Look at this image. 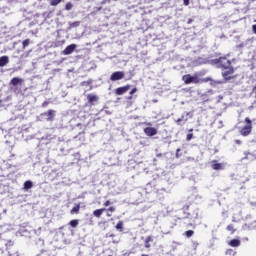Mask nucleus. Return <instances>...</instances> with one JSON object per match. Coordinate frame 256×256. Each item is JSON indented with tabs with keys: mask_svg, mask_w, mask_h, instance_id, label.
Instances as JSON below:
<instances>
[{
	"mask_svg": "<svg viewBox=\"0 0 256 256\" xmlns=\"http://www.w3.org/2000/svg\"><path fill=\"white\" fill-rule=\"evenodd\" d=\"M252 31H253V33H255V35H256V24H254V25L252 26Z\"/></svg>",
	"mask_w": 256,
	"mask_h": 256,
	"instance_id": "obj_48",
	"label": "nucleus"
},
{
	"mask_svg": "<svg viewBox=\"0 0 256 256\" xmlns=\"http://www.w3.org/2000/svg\"><path fill=\"white\" fill-rule=\"evenodd\" d=\"M212 169H214V171H223V169H225V167L223 166L222 163H218L217 160H213L212 161Z\"/></svg>",
	"mask_w": 256,
	"mask_h": 256,
	"instance_id": "obj_14",
	"label": "nucleus"
},
{
	"mask_svg": "<svg viewBox=\"0 0 256 256\" xmlns=\"http://www.w3.org/2000/svg\"><path fill=\"white\" fill-rule=\"evenodd\" d=\"M182 209L184 211V215H186L185 219H197V213L195 214V216H193V214L187 212L189 211V205L184 206Z\"/></svg>",
	"mask_w": 256,
	"mask_h": 256,
	"instance_id": "obj_12",
	"label": "nucleus"
},
{
	"mask_svg": "<svg viewBox=\"0 0 256 256\" xmlns=\"http://www.w3.org/2000/svg\"><path fill=\"white\" fill-rule=\"evenodd\" d=\"M9 63V56L0 57V67H5Z\"/></svg>",
	"mask_w": 256,
	"mask_h": 256,
	"instance_id": "obj_19",
	"label": "nucleus"
},
{
	"mask_svg": "<svg viewBox=\"0 0 256 256\" xmlns=\"http://www.w3.org/2000/svg\"><path fill=\"white\" fill-rule=\"evenodd\" d=\"M71 9H73V3L67 2L66 5H65V10L66 11H71Z\"/></svg>",
	"mask_w": 256,
	"mask_h": 256,
	"instance_id": "obj_33",
	"label": "nucleus"
},
{
	"mask_svg": "<svg viewBox=\"0 0 256 256\" xmlns=\"http://www.w3.org/2000/svg\"><path fill=\"white\" fill-rule=\"evenodd\" d=\"M92 81L89 80V81H86V82H82V85H91Z\"/></svg>",
	"mask_w": 256,
	"mask_h": 256,
	"instance_id": "obj_41",
	"label": "nucleus"
},
{
	"mask_svg": "<svg viewBox=\"0 0 256 256\" xmlns=\"http://www.w3.org/2000/svg\"><path fill=\"white\" fill-rule=\"evenodd\" d=\"M106 3H111V0H103L100 5H106Z\"/></svg>",
	"mask_w": 256,
	"mask_h": 256,
	"instance_id": "obj_39",
	"label": "nucleus"
},
{
	"mask_svg": "<svg viewBox=\"0 0 256 256\" xmlns=\"http://www.w3.org/2000/svg\"><path fill=\"white\" fill-rule=\"evenodd\" d=\"M47 105H49V102H48V101H44V102L42 103V107H43V108L47 107Z\"/></svg>",
	"mask_w": 256,
	"mask_h": 256,
	"instance_id": "obj_43",
	"label": "nucleus"
},
{
	"mask_svg": "<svg viewBox=\"0 0 256 256\" xmlns=\"http://www.w3.org/2000/svg\"><path fill=\"white\" fill-rule=\"evenodd\" d=\"M184 118H185V116H182L181 118H179V119L176 121V123H178V125H179V123H181V121H183Z\"/></svg>",
	"mask_w": 256,
	"mask_h": 256,
	"instance_id": "obj_46",
	"label": "nucleus"
},
{
	"mask_svg": "<svg viewBox=\"0 0 256 256\" xmlns=\"http://www.w3.org/2000/svg\"><path fill=\"white\" fill-rule=\"evenodd\" d=\"M77 127H81V124H78Z\"/></svg>",
	"mask_w": 256,
	"mask_h": 256,
	"instance_id": "obj_61",
	"label": "nucleus"
},
{
	"mask_svg": "<svg viewBox=\"0 0 256 256\" xmlns=\"http://www.w3.org/2000/svg\"><path fill=\"white\" fill-rule=\"evenodd\" d=\"M200 63H202L203 65H216L219 68V63H220V58H216V59H202V61H200Z\"/></svg>",
	"mask_w": 256,
	"mask_h": 256,
	"instance_id": "obj_7",
	"label": "nucleus"
},
{
	"mask_svg": "<svg viewBox=\"0 0 256 256\" xmlns=\"http://www.w3.org/2000/svg\"><path fill=\"white\" fill-rule=\"evenodd\" d=\"M186 115H191V112H187Z\"/></svg>",
	"mask_w": 256,
	"mask_h": 256,
	"instance_id": "obj_58",
	"label": "nucleus"
},
{
	"mask_svg": "<svg viewBox=\"0 0 256 256\" xmlns=\"http://www.w3.org/2000/svg\"><path fill=\"white\" fill-rule=\"evenodd\" d=\"M87 99H88V103L90 105H95V103H97V101H99V96H97L95 94H88Z\"/></svg>",
	"mask_w": 256,
	"mask_h": 256,
	"instance_id": "obj_13",
	"label": "nucleus"
},
{
	"mask_svg": "<svg viewBox=\"0 0 256 256\" xmlns=\"http://www.w3.org/2000/svg\"><path fill=\"white\" fill-rule=\"evenodd\" d=\"M161 190H162V191H165V188H162Z\"/></svg>",
	"mask_w": 256,
	"mask_h": 256,
	"instance_id": "obj_62",
	"label": "nucleus"
},
{
	"mask_svg": "<svg viewBox=\"0 0 256 256\" xmlns=\"http://www.w3.org/2000/svg\"><path fill=\"white\" fill-rule=\"evenodd\" d=\"M118 231H123V221H119L116 225Z\"/></svg>",
	"mask_w": 256,
	"mask_h": 256,
	"instance_id": "obj_34",
	"label": "nucleus"
},
{
	"mask_svg": "<svg viewBox=\"0 0 256 256\" xmlns=\"http://www.w3.org/2000/svg\"><path fill=\"white\" fill-rule=\"evenodd\" d=\"M77 49V44H70L63 50V55H71Z\"/></svg>",
	"mask_w": 256,
	"mask_h": 256,
	"instance_id": "obj_10",
	"label": "nucleus"
},
{
	"mask_svg": "<svg viewBox=\"0 0 256 256\" xmlns=\"http://www.w3.org/2000/svg\"><path fill=\"white\" fill-rule=\"evenodd\" d=\"M55 117H57V110L49 109L48 111L42 112L40 115H38L36 117V121H46L47 123H53V121H55Z\"/></svg>",
	"mask_w": 256,
	"mask_h": 256,
	"instance_id": "obj_1",
	"label": "nucleus"
},
{
	"mask_svg": "<svg viewBox=\"0 0 256 256\" xmlns=\"http://www.w3.org/2000/svg\"><path fill=\"white\" fill-rule=\"evenodd\" d=\"M156 157H163V154L162 153H158V154H156Z\"/></svg>",
	"mask_w": 256,
	"mask_h": 256,
	"instance_id": "obj_56",
	"label": "nucleus"
},
{
	"mask_svg": "<svg viewBox=\"0 0 256 256\" xmlns=\"http://www.w3.org/2000/svg\"><path fill=\"white\" fill-rule=\"evenodd\" d=\"M204 81L207 83V81H212L211 82V85H221V83H223V82H221V81H213V80H211V78H204Z\"/></svg>",
	"mask_w": 256,
	"mask_h": 256,
	"instance_id": "obj_31",
	"label": "nucleus"
},
{
	"mask_svg": "<svg viewBox=\"0 0 256 256\" xmlns=\"http://www.w3.org/2000/svg\"><path fill=\"white\" fill-rule=\"evenodd\" d=\"M23 189H24V191H28L29 189H33V181H31V180L25 181L24 185H23Z\"/></svg>",
	"mask_w": 256,
	"mask_h": 256,
	"instance_id": "obj_17",
	"label": "nucleus"
},
{
	"mask_svg": "<svg viewBox=\"0 0 256 256\" xmlns=\"http://www.w3.org/2000/svg\"><path fill=\"white\" fill-rule=\"evenodd\" d=\"M231 67V60H228L227 57H220L219 68L229 69Z\"/></svg>",
	"mask_w": 256,
	"mask_h": 256,
	"instance_id": "obj_6",
	"label": "nucleus"
},
{
	"mask_svg": "<svg viewBox=\"0 0 256 256\" xmlns=\"http://www.w3.org/2000/svg\"><path fill=\"white\" fill-rule=\"evenodd\" d=\"M103 211H107V209L101 208V209L94 210L93 212L94 217H98V218L101 217V215H103Z\"/></svg>",
	"mask_w": 256,
	"mask_h": 256,
	"instance_id": "obj_20",
	"label": "nucleus"
},
{
	"mask_svg": "<svg viewBox=\"0 0 256 256\" xmlns=\"http://www.w3.org/2000/svg\"><path fill=\"white\" fill-rule=\"evenodd\" d=\"M181 151V148H178L176 150V159H179L181 157V155H179V152Z\"/></svg>",
	"mask_w": 256,
	"mask_h": 256,
	"instance_id": "obj_38",
	"label": "nucleus"
},
{
	"mask_svg": "<svg viewBox=\"0 0 256 256\" xmlns=\"http://www.w3.org/2000/svg\"><path fill=\"white\" fill-rule=\"evenodd\" d=\"M226 255H233V249L226 250Z\"/></svg>",
	"mask_w": 256,
	"mask_h": 256,
	"instance_id": "obj_40",
	"label": "nucleus"
},
{
	"mask_svg": "<svg viewBox=\"0 0 256 256\" xmlns=\"http://www.w3.org/2000/svg\"><path fill=\"white\" fill-rule=\"evenodd\" d=\"M154 103H157V100H153Z\"/></svg>",
	"mask_w": 256,
	"mask_h": 256,
	"instance_id": "obj_60",
	"label": "nucleus"
},
{
	"mask_svg": "<svg viewBox=\"0 0 256 256\" xmlns=\"http://www.w3.org/2000/svg\"><path fill=\"white\" fill-rule=\"evenodd\" d=\"M183 3L187 7V5H189V0H183Z\"/></svg>",
	"mask_w": 256,
	"mask_h": 256,
	"instance_id": "obj_49",
	"label": "nucleus"
},
{
	"mask_svg": "<svg viewBox=\"0 0 256 256\" xmlns=\"http://www.w3.org/2000/svg\"><path fill=\"white\" fill-rule=\"evenodd\" d=\"M70 227H73L75 229L79 225V220L74 219L69 222Z\"/></svg>",
	"mask_w": 256,
	"mask_h": 256,
	"instance_id": "obj_25",
	"label": "nucleus"
},
{
	"mask_svg": "<svg viewBox=\"0 0 256 256\" xmlns=\"http://www.w3.org/2000/svg\"><path fill=\"white\" fill-rule=\"evenodd\" d=\"M144 133L147 137H154V135H157V130L153 127H146L144 128Z\"/></svg>",
	"mask_w": 256,
	"mask_h": 256,
	"instance_id": "obj_11",
	"label": "nucleus"
},
{
	"mask_svg": "<svg viewBox=\"0 0 256 256\" xmlns=\"http://www.w3.org/2000/svg\"><path fill=\"white\" fill-rule=\"evenodd\" d=\"M23 84V79L19 77H14L9 82V87H19V85Z\"/></svg>",
	"mask_w": 256,
	"mask_h": 256,
	"instance_id": "obj_8",
	"label": "nucleus"
},
{
	"mask_svg": "<svg viewBox=\"0 0 256 256\" xmlns=\"http://www.w3.org/2000/svg\"><path fill=\"white\" fill-rule=\"evenodd\" d=\"M188 227H193V229H195V224H193V223H188Z\"/></svg>",
	"mask_w": 256,
	"mask_h": 256,
	"instance_id": "obj_52",
	"label": "nucleus"
},
{
	"mask_svg": "<svg viewBox=\"0 0 256 256\" xmlns=\"http://www.w3.org/2000/svg\"><path fill=\"white\" fill-rule=\"evenodd\" d=\"M127 99H133V96H131V95H130V96H128V98H127Z\"/></svg>",
	"mask_w": 256,
	"mask_h": 256,
	"instance_id": "obj_57",
	"label": "nucleus"
},
{
	"mask_svg": "<svg viewBox=\"0 0 256 256\" xmlns=\"http://www.w3.org/2000/svg\"><path fill=\"white\" fill-rule=\"evenodd\" d=\"M78 137L79 139H85V130H83L82 132H79Z\"/></svg>",
	"mask_w": 256,
	"mask_h": 256,
	"instance_id": "obj_35",
	"label": "nucleus"
},
{
	"mask_svg": "<svg viewBox=\"0 0 256 256\" xmlns=\"http://www.w3.org/2000/svg\"><path fill=\"white\" fill-rule=\"evenodd\" d=\"M227 231H230L231 232V235H233V233H235L237 231V229H235V226H233V224H229L227 227H226Z\"/></svg>",
	"mask_w": 256,
	"mask_h": 256,
	"instance_id": "obj_28",
	"label": "nucleus"
},
{
	"mask_svg": "<svg viewBox=\"0 0 256 256\" xmlns=\"http://www.w3.org/2000/svg\"><path fill=\"white\" fill-rule=\"evenodd\" d=\"M111 238L112 239V243H114L115 245H117V243H119V239H115V234L113 233H108L106 234V238Z\"/></svg>",
	"mask_w": 256,
	"mask_h": 256,
	"instance_id": "obj_21",
	"label": "nucleus"
},
{
	"mask_svg": "<svg viewBox=\"0 0 256 256\" xmlns=\"http://www.w3.org/2000/svg\"><path fill=\"white\" fill-rule=\"evenodd\" d=\"M182 81H184V83L186 85H191V83H194L197 85V83H201V79H199V76L197 75H191V74H186L182 77Z\"/></svg>",
	"mask_w": 256,
	"mask_h": 256,
	"instance_id": "obj_2",
	"label": "nucleus"
},
{
	"mask_svg": "<svg viewBox=\"0 0 256 256\" xmlns=\"http://www.w3.org/2000/svg\"><path fill=\"white\" fill-rule=\"evenodd\" d=\"M101 9H103V7H96V11H101Z\"/></svg>",
	"mask_w": 256,
	"mask_h": 256,
	"instance_id": "obj_55",
	"label": "nucleus"
},
{
	"mask_svg": "<svg viewBox=\"0 0 256 256\" xmlns=\"http://www.w3.org/2000/svg\"><path fill=\"white\" fill-rule=\"evenodd\" d=\"M245 123L247 124L240 131V134L243 135V137H247V135H250L253 129L252 121L249 117L245 118Z\"/></svg>",
	"mask_w": 256,
	"mask_h": 256,
	"instance_id": "obj_3",
	"label": "nucleus"
},
{
	"mask_svg": "<svg viewBox=\"0 0 256 256\" xmlns=\"http://www.w3.org/2000/svg\"><path fill=\"white\" fill-rule=\"evenodd\" d=\"M226 69V71L222 72V77L225 81H231V79H233V77L229 76V75H233V73H235V69H233L232 66H230L229 68H224Z\"/></svg>",
	"mask_w": 256,
	"mask_h": 256,
	"instance_id": "obj_4",
	"label": "nucleus"
},
{
	"mask_svg": "<svg viewBox=\"0 0 256 256\" xmlns=\"http://www.w3.org/2000/svg\"><path fill=\"white\" fill-rule=\"evenodd\" d=\"M184 235H185L188 239H190V237H191L192 235H195V231H193V230H188V231H186V232L184 233Z\"/></svg>",
	"mask_w": 256,
	"mask_h": 256,
	"instance_id": "obj_32",
	"label": "nucleus"
},
{
	"mask_svg": "<svg viewBox=\"0 0 256 256\" xmlns=\"http://www.w3.org/2000/svg\"><path fill=\"white\" fill-rule=\"evenodd\" d=\"M69 25H70V29H73L75 27H79V25H81V22L79 21L69 22Z\"/></svg>",
	"mask_w": 256,
	"mask_h": 256,
	"instance_id": "obj_29",
	"label": "nucleus"
},
{
	"mask_svg": "<svg viewBox=\"0 0 256 256\" xmlns=\"http://www.w3.org/2000/svg\"><path fill=\"white\" fill-rule=\"evenodd\" d=\"M63 0H50L49 4L51 5V7H57V5H59V3H61Z\"/></svg>",
	"mask_w": 256,
	"mask_h": 256,
	"instance_id": "obj_26",
	"label": "nucleus"
},
{
	"mask_svg": "<svg viewBox=\"0 0 256 256\" xmlns=\"http://www.w3.org/2000/svg\"><path fill=\"white\" fill-rule=\"evenodd\" d=\"M154 239L153 236H147L146 239L144 240V247L146 249H149L151 247V243H153Z\"/></svg>",
	"mask_w": 256,
	"mask_h": 256,
	"instance_id": "obj_16",
	"label": "nucleus"
},
{
	"mask_svg": "<svg viewBox=\"0 0 256 256\" xmlns=\"http://www.w3.org/2000/svg\"><path fill=\"white\" fill-rule=\"evenodd\" d=\"M6 247H13V242L9 241L8 243H6Z\"/></svg>",
	"mask_w": 256,
	"mask_h": 256,
	"instance_id": "obj_45",
	"label": "nucleus"
},
{
	"mask_svg": "<svg viewBox=\"0 0 256 256\" xmlns=\"http://www.w3.org/2000/svg\"><path fill=\"white\" fill-rule=\"evenodd\" d=\"M134 93H137V88H133V89L130 91V95H133Z\"/></svg>",
	"mask_w": 256,
	"mask_h": 256,
	"instance_id": "obj_42",
	"label": "nucleus"
},
{
	"mask_svg": "<svg viewBox=\"0 0 256 256\" xmlns=\"http://www.w3.org/2000/svg\"><path fill=\"white\" fill-rule=\"evenodd\" d=\"M57 137L53 134H46L42 137V139H45L46 141H53V139H56Z\"/></svg>",
	"mask_w": 256,
	"mask_h": 256,
	"instance_id": "obj_24",
	"label": "nucleus"
},
{
	"mask_svg": "<svg viewBox=\"0 0 256 256\" xmlns=\"http://www.w3.org/2000/svg\"><path fill=\"white\" fill-rule=\"evenodd\" d=\"M125 78V72L123 71H116L111 74L110 81H121V79Z\"/></svg>",
	"mask_w": 256,
	"mask_h": 256,
	"instance_id": "obj_5",
	"label": "nucleus"
},
{
	"mask_svg": "<svg viewBox=\"0 0 256 256\" xmlns=\"http://www.w3.org/2000/svg\"><path fill=\"white\" fill-rule=\"evenodd\" d=\"M235 143H236L237 145H241V140H235Z\"/></svg>",
	"mask_w": 256,
	"mask_h": 256,
	"instance_id": "obj_54",
	"label": "nucleus"
},
{
	"mask_svg": "<svg viewBox=\"0 0 256 256\" xmlns=\"http://www.w3.org/2000/svg\"><path fill=\"white\" fill-rule=\"evenodd\" d=\"M244 46H245V45L242 43V44L237 45L236 47H238V48H240V49H243Z\"/></svg>",
	"mask_w": 256,
	"mask_h": 256,
	"instance_id": "obj_51",
	"label": "nucleus"
},
{
	"mask_svg": "<svg viewBox=\"0 0 256 256\" xmlns=\"http://www.w3.org/2000/svg\"><path fill=\"white\" fill-rule=\"evenodd\" d=\"M244 231H253L256 229V220L250 224H244L243 227Z\"/></svg>",
	"mask_w": 256,
	"mask_h": 256,
	"instance_id": "obj_15",
	"label": "nucleus"
},
{
	"mask_svg": "<svg viewBox=\"0 0 256 256\" xmlns=\"http://www.w3.org/2000/svg\"><path fill=\"white\" fill-rule=\"evenodd\" d=\"M107 217H111V214H110V213H108V214H107Z\"/></svg>",
	"mask_w": 256,
	"mask_h": 256,
	"instance_id": "obj_59",
	"label": "nucleus"
},
{
	"mask_svg": "<svg viewBox=\"0 0 256 256\" xmlns=\"http://www.w3.org/2000/svg\"><path fill=\"white\" fill-rule=\"evenodd\" d=\"M228 245H230V247H239L241 245V240L232 239L228 242Z\"/></svg>",
	"mask_w": 256,
	"mask_h": 256,
	"instance_id": "obj_18",
	"label": "nucleus"
},
{
	"mask_svg": "<svg viewBox=\"0 0 256 256\" xmlns=\"http://www.w3.org/2000/svg\"><path fill=\"white\" fill-rule=\"evenodd\" d=\"M187 23H188V25H191L193 23V19L189 18Z\"/></svg>",
	"mask_w": 256,
	"mask_h": 256,
	"instance_id": "obj_50",
	"label": "nucleus"
},
{
	"mask_svg": "<svg viewBox=\"0 0 256 256\" xmlns=\"http://www.w3.org/2000/svg\"><path fill=\"white\" fill-rule=\"evenodd\" d=\"M80 209H81V205L77 204L76 206H74V207L71 209L70 213H71L72 215H75V214L79 213V210H80Z\"/></svg>",
	"mask_w": 256,
	"mask_h": 256,
	"instance_id": "obj_23",
	"label": "nucleus"
},
{
	"mask_svg": "<svg viewBox=\"0 0 256 256\" xmlns=\"http://www.w3.org/2000/svg\"><path fill=\"white\" fill-rule=\"evenodd\" d=\"M108 211H110L111 213H113L115 211V207L111 206L108 208Z\"/></svg>",
	"mask_w": 256,
	"mask_h": 256,
	"instance_id": "obj_47",
	"label": "nucleus"
},
{
	"mask_svg": "<svg viewBox=\"0 0 256 256\" xmlns=\"http://www.w3.org/2000/svg\"><path fill=\"white\" fill-rule=\"evenodd\" d=\"M31 44V39H26L22 42L23 45V49H27V47H29V45Z\"/></svg>",
	"mask_w": 256,
	"mask_h": 256,
	"instance_id": "obj_30",
	"label": "nucleus"
},
{
	"mask_svg": "<svg viewBox=\"0 0 256 256\" xmlns=\"http://www.w3.org/2000/svg\"><path fill=\"white\" fill-rule=\"evenodd\" d=\"M109 205H111V201L107 200V201L104 203V206H105V207H109Z\"/></svg>",
	"mask_w": 256,
	"mask_h": 256,
	"instance_id": "obj_44",
	"label": "nucleus"
},
{
	"mask_svg": "<svg viewBox=\"0 0 256 256\" xmlns=\"http://www.w3.org/2000/svg\"><path fill=\"white\" fill-rule=\"evenodd\" d=\"M193 139V134H187L186 141H191Z\"/></svg>",
	"mask_w": 256,
	"mask_h": 256,
	"instance_id": "obj_37",
	"label": "nucleus"
},
{
	"mask_svg": "<svg viewBox=\"0 0 256 256\" xmlns=\"http://www.w3.org/2000/svg\"><path fill=\"white\" fill-rule=\"evenodd\" d=\"M244 155L245 157L243 159H250L251 161H254V159H256L255 154L245 152Z\"/></svg>",
	"mask_w": 256,
	"mask_h": 256,
	"instance_id": "obj_22",
	"label": "nucleus"
},
{
	"mask_svg": "<svg viewBox=\"0 0 256 256\" xmlns=\"http://www.w3.org/2000/svg\"><path fill=\"white\" fill-rule=\"evenodd\" d=\"M10 90L13 91V93H16V95L21 93L19 86H10Z\"/></svg>",
	"mask_w": 256,
	"mask_h": 256,
	"instance_id": "obj_27",
	"label": "nucleus"
},
{
	"mask_svg": "<svg viewBox=\"0 0 256 256\" xmlns=\"http://www.w3.org/2000/svg\"><path fill=\"white\" fill-rule=\"evenodd\" d=\"M192 245H193V248L196 250L197 247H199V242L193 241V242H192Z\"/></svg>",
	"mask_w": 256,
	"mask_h": 256,
	"instance_id": "obj_36",
	"label": "nucleus"
},
{
	"mask_svg": "<svg viewBox=\"0 0 256 256\" xmlns=\"http://www.w3.org/2000/svg\"><path fill=\"white\" fill-rule=\"evenodd\" d=\"M129 89H131V85H126V86H122L119 88L115 89V94L116 95H125V93H127V91H129Z\"/></svg>",
	"mask_w": 256,
	"mask_h": 256,
	"instance_id": "obj_9",
	"label": "nucleus"
},
{
	"mask_svg": "<svg viewBox=\"0 0 256 256\" xmlns=\"http://www.w3.org/2000/svg\"><path fill=\"white\" fill-rule=\"evenodd\" d=\"M21 233H22V235H25V233H27V229H22Z\"/></svg>",
	"mask_w": 256,
	"mask_h": 256,
	"instance_id": "obj_53",
	"label": "nucleus"
}]
</instances>
